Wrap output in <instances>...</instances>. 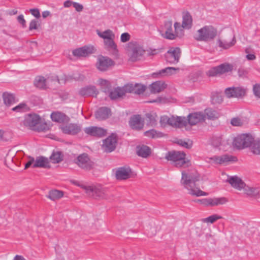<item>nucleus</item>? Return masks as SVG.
Returning <instances> with one entry per match:
<instances>
[{
    "mask_svg": "<svg viewBox=\"0 0 260 260\" xmlns=\"http://www.w3.org/2000/svg\"><path fill=\"white\" fill-rule=\"evenodd\" d=\"M203 113L205 115V119L207 118L209 119L214 120L217 118L219 116V113L216 111L210 108L205 109Z\"/></svg>",
    "mask_w": 260,
    "mask_h": 260,
    "instance_id": "nucleus-36",
    "label": "nucleus"
},
{
    "mask_svg": "<svg viewBox=\"0 0 260 260\" xmlns=\"http://www.w3.org/2000/svg\"><path fill=\"white\" fill-rule=\"evenodd\" d=\"M131 170L129 168L120 167L116 171L115 175L118 180H125L131 176Z\"/></svg>",
    "mask_w": 260,
    "mask_h": 260,
    "instance_id": "nucleus-24",
    "label": "nucleus"
},
{
    "mask_svg": "<svg viewBox=\"0 0 260 260\" xmlns=\"http://www.w3.org/2000/svg\"><path fill=\"white\" fill-rule=\"evenodd\" d=\"M84 188L87 193L95 199H107L105 190L100 187L88 186H85Z\"/></svg>",
    "mask_w": 260,
    "mask_h": 260,
    "instance_id": "nucleus-11",
    "label": "nucleus"
},
{
    "mask_svg": "<svg viewBox=\"0 0 260 260\" xmlns=\"http://www.w3.org/2000/svg\"><path fill=\"white\" fill-rule=\"evenodd\" d=\"M131 36L127 32H124L121 34L120 37V40L122 42L125 43L130 40Z\"/></svg>",
    "mask_w": 260,
    "mask_h": 260,
    "instance_id": "nucleus-56",
    "label": "nucleus"
},
{
    "mask_svg": "<svg viewBox=\"0 0 260 260\" xmlns=\"http://www.w3.org/2000/svg\"><path fill=\"white\" fill-rule=\"evenodd\" d=\"M182 23L183 27L185 29H189L192 27V18L188 12L185 11L182 13Z\"/></svg>",
    "mask_w": 260,
    "mask_h": 260,
    "instance_id": "nucleus-28",
    "label": "nucleus"
},
{
    "mask_svg": "<svg viewBox=\"0 0 260 260\" xmlns=\"http://www.w3.org/2000/svg\"><path fill=\"white\" fill-rule=\"evenodd\" d=\"M41 117L35 113H30L25 115L22 122V125L32 130L37 132H46L49 127L46 123H41Z\"/></svg>",
    "mask_w": 260,
    "mask_h": 260,
    "instance_id": "nucleus-2",
    "label": "nucleus"
},
{
    "mask_svg": "<svg viewBox=\"0 0 260 260\" xmlns=\"http://www.w3.org/2000/svg\"><path fill=\"white\" fill-rule=\"evenodd\" d=\"M146 89V87L141 84H135L134 93L140 94L143 93Z\"/></svg>",
    "mask_w": 260,
    "mask_h": 260,
    "instance_id": "nucleus-53",
    "label": "nucleus"
},
{
    "mask_svg": "<svg viewBox=\"0 0 260 260\" xmlns=\"http://www.w3.org/2000/svg\"><path fill=\"white\" fill-rule=\"evenodd\" d=\"M212 162L217 165H227L230 162H236L237 157L229 154L220 156L215 155L210 158Z\"/></svg>",
    "mask_w": 260,
    "mask_h": 260,
    "instance_id": "nucleus-14",
    "label": "nucleus"
},
{
    "mask_svg": "<svg viewBox=\"0 0 260 260\" xmlns=\"http://www.w3.org/2000/svg\"><path fill=\"white\" fill-rule=\"evenodd\" d=\"M196 202L205 206L213 207L223 205L228 202V200L224 197H221L198 199Z\"/></svg>",
    "mask_w": 260,
    "mask_h": 260,
    "instance_id": "nucleus-8",
    "label": "nucleus"
},
{
    "mask_svg": "<svg viewBox=\"0 0 260 260\" xmlns=\"http://www.w3.org/2000/svg\"><path fill=\"white\" fill-rule=\"evenodd\" d=\"M254 138L251 135L243 134L237 136L233 141V146L238 149H242L250 146Z\"/></svg>",
    "mask_w": 260,
    "mask_h": 260,
    "instance_id": "nucleus-6",
    "label": "nucleus"
},
{
    "mask_svg": "<svg viewBox=\"0 0 260 260\" xmlns=\"http://www.w3.org/2000/svg\"><path fill=\"white\" fill-rule=\"evenodd\" d=\"M247 123L248 121L245 117H236L231 120V124L233 126H242Z\"/></svg>",
    "mask_w": 260,
    "mask_h": 260,
    "instance_id": "nucleus-33",
    "label": "nucleus"
},
{
    "mask_svg": "<svg viewBox=\"0 0 260 260\" xmlns=\"http://www.w3.org/2000/svg\"><path fill=\"white\" fill-rule=\"evenodd\" d=\"M224 141L221 135H214L211 138L210 144L215 148H218L223 145Z\"/></svg>",
    "mask_w": 260,
    "mask_h": 260,
    "instance_id": "nucleus-32",
    "label": "nucleus"
},
{
    "mask_svg": "<svg viewBox=\"0 0 260 260\" xmlns=\"http://www.w3.org/2000/svg\"><path fill=\"white\" fill-rule=\"evenodd\" d=\"M165 158L171 161L172 165L177 168H187L191 165L190 161L186 158V154L183 152H169L166 154Z\"/></svg>",
    "mask_w": 260,
    "mask_h": 260,
    "instance_id": "nucleus-3",
    "label": "nucleus"
},
{
    "mask_svg": "<svg viewBox=\"0 0 260 260\" xmlns=\"http://www.w3.org/2000/svg\"><path fill=\"white\" fill-rule=\"evenodd\" d=\"M167 101V99L163 97H158L155 100L148 102V103H165Z\"/></svg>",
    "mask_w": 260,
    "mask_h": 260,
    "instance_id": "nucleus-59",
    "label": "nucleus"
},
{
    "mask_svg": "<svg viewBox=\"0 0 260 260\" xmlns=\"http://www.w3.org/2000/svg\"><path fill=\"white\" fill-rule=\"evenodd\" d=\"M169 125L175 127H182L187 125V120L184 117L173 116L169 117Z\"/></svg>",
    "mask_w": 260,
    "mask_h": 260,
    "instance_id": "nucleus-20",
    "label": "nucleus"
},
{
    "mask_svg": "<svg viewBox=\"0 0 260 260\" xmlns=\"http://www.w3.org/2000/svg\"><path fill=\"white\" fill-rule=\"evenodd\" d=\"M114 62L109 57L100 56L98 57L96 67L99 70L105 71L114 66Z\"/></svg>",
    "mask_w": 260,
    "mask_h": 260,
    "instance_id": "nucleus-10",
    "label": "nucleus"
},
{
    "mask_svg": "<svg viewBox=\"0 0 260 260\" xmlns=\"http://www.w3.org/2000/svg\"><path fill=\"white\" fill-rule=\"evenodd\" d=\"M17 21L19 23H20L23 27L26 26V21L24 18V16L23 15H20L17 17Z\"/></svg>",
    "mask_w": 260,
    "mask_h": 260,
    "instance_id": "nucleus-63",
    "label": "nucleus"
},
{
    "mask_svg": "<svg viewBox=\"0 0 260 260\" xmlns=\"http://www.w3.org/2000/svg\"><path fill=\"white\" fill-rule=\"evenodd\" d=\"M207 75L209 77H218L221 76L219 66H216L211 68L207 72Z\"/></svg>",
    "mask_w": 260,
    "mask_h": 260,
    "instance_id": "nucleus-47",
    "label": "nucleus"
},
{
    "mask_svg": "<svg viewBox=\"0 0 260 260\" xmlns=\"http://www.w3.org/2000/svg\"><path fill=\"white\" fill-rule=\"evenodd\" d=\"M128 50L131 51V59L133 61L140 60L145 53L143 47L137 42L132 41L127 44Z\"/></svg>",
    "mask_w": 260,
    "mask_h": 260,
    "instance_id": "nucleus-5",
    "label": "nucleus"
},
{
    "mask_svg": "<svg viewBox=\"0 0 260 260\" xmlns=\"http://www.w3.org/2000/svg\"><path fill=\"white\" fill-rule=\"evenodd\" d=\"M94 47L92 46H84L78 48L72 51L73 55L77 58L85 57L94 52Z\"/></svg>",
    "mask_w": 260,
    "mask_h": 260,
    "instance_id": "nucleus-16",
    "label": "nucleus"
},
{
    "mask_svg": "<svg viewBox=\"0 0 260 260\" xmlns=\"http://www.w3.org/2000/svg\"><path fill=\"white\" fill-rule=\"evenodd\" d=\"M51 119L55 122L65 123H68L70 118L65 114L60 112H54L51 114Z\"/></svg>",
    "mask_w": 260,
    "mask_h": 260,
    "instance_id": "nucleus-25",
    "label": "nucleus"
},
{
    "mask_svg": "<svg viewBox=\"0 0 260 260\" xmlns=\"http://www.w3.org/2000/svg\"><path fill=\"white\" fill-rule=\"evenodd\" d=\"M162 31L164 32L162 36L166 39L174 40L176 38V34L173 32L172 22L171 21H167L165 23Z\"/></svg>",
    "mask_w": 260,
    "mask_h": 260,
    "instance_id": "nucleus-22",
    "label": "nucleus"
},
{
    "mask_svg": "<svg viewBox=\"0 0 260 260\" xmlns=\"http://www.w3.org/2000/svg\"><path fill=\"white\" fill-rule=\"evenodd\" d=\"M236 42V40L235 37L234 36L230 42H228L227 41H222L221 40H218L217 41V43L218 46L223 49H228L231 47L233 46Z\"/></svg>",
    "mask_w": 260,
    "mask_h": 260,
    "instance_id": "nucleus-34",
    "label": "nucleus"
},
{
    "mask_svg": "<svg viewBox=\"0 0 260 260\" xmlns=\"http://www.w3.org/2000/svg\"><path fill=\"white\" fill-rule=\"evenodd\" d=\"M77 164L80 168L87 170L91 169L93 165L86 153H83L77 157Z\"/></svg>",
    "mask_w": 260,
    "mask_h": 260,
    "instance_id": "nucleus-17",
    "label": "nucleus"
},
{
    "mask_svg": "<svg viewBox=\"0 0 260 260\" xmlns=\"http://www.w3.org/2000/svg\"><path fill=\"white\" fill-rule=\"evenodd\" d=\"M146 117L149 119V124L151 125L156 124V115L155 114L148 113L146 114Z\"/></svg>",
    "mask_w": 260,
    "mask_h": 260,
    "instance_id": "nucleus-54",
    "label": "nucleus"
},
{
    "mask_svg": "<svg viewBox=\"0 0 260 260\" xmlns=\"http://www.w3.org/2000/svg\"><path fill=\"white\" fill-rule=\"evenodd\" d=\"M50 159L53 163H58L62 160V155L60 152H53Z\"/></svg>",
    "mask_w": 260,
    "mask_h": 260,
    "instance_id": "nucleus-48",
    "label": "nucleus"
},
{
    "mask_svg": "<svg viewBox=\"0 0 260 260\" xmlns=\"http://www.w3.org/2000/svg\"><path fill=\"white\" fill-rule=\"evenodd\" d=\"M167 87L165 83L161 81L153 82L149 86V89L151 93H156L163 91Z\"/></svg>",
    "mask_w": 260,
    "mask_h": 260,
    "instance_id": "nucleus-26",
    "label": "nucleus"
},
{
    "mask_svg": "<svg viewBox=\"0 0 260 260\" xmlns=\"http://www.w3.org/2000/svg\"><path fill=\"white\" fill-rule=\"evenodd\" d=\"M60 128L64 134L75 135L81 131L82 125L77 123H71L61 125Z\"/></svg>",
    "mask_w": 260,
    "mask_h": 260,
    "instance_id": "nucleus-12",
    "label": "nucleus"
},
{
    "mask_svg": "<svg viewBox=\"0 0 260 260\" xmlns=\"http://www.w3.org/2000/svg\"><path fill=\"white\" fill-rule=\"evenodd\" d=\"M181 184L186 189L188 193L191 196L200 197L206 196L208 193L201 190L196 185V183L200 180V175L194 169L182 171Z\"/></svg>",
    "mask_w": 260,
    "mask_h": 260,
    "instance_id": "nucleus-1",
    "label": "nucleus"
},
{
    "mask_svg": "<svg viewBox=\"0 0 260 260\" xmlns=\"http://www.w3.org/2000/svg\"><path fill=\"white\" fill-rule=\"evenodd\" d=\"M181 51L178 47H172L166 54V60L171 63H177L179 62Z\"/></svg>",
    "mask_w": 260,
    "mask_h": 260,
    "instance_id": "nucleus-13",
    "label": "nucleus"
},
{
    "mask_svg": "<svg viewBox=\"0 0 260 260\" xmlns=\"http://www.w3.org/2000/svg\"><path fill=\"white\" fill-rule=\"evenodd\" d=\"M34 84L37 87L40 89H45L46 86V80L43 77L41 76L36 77Z\"/></svg>",
    "mask_w": 260,
    "mask_h": 260,
    "instance_id": "nucleus-44",
    "label": "nucleus"
},
{
    "mask_svg": "<svg viewBox=\"0 0 260 260\" xmlns=\"http://www.w3.org/2000/svg\"><path fill=\"white\" fill-rule=\"evenodd\" d=\"M179 68H176L174 67H168L164 69L161 70L158 73L160 75L165 74L166 75L170 76L174 74L177 71H179Z\"/></svg>",
    "mask_w": 260,
    "mask_h": 260,
    "instance_id": "nucleus-49",
    "label": "nucleus"
},
{
    "mask_svg": "<svg viewBox=\"0 0 260 260\" xmlns=\"http://www.w3.org/2000/svg\"><path fill=\"white\" fill-rule=\"evenodd\" d=\"M84 132L90 136L102 137L106 135V130L103 128L97 126H89L84 128Z\"/></svg>",
    "mask_w": 260,
    "mask_h": 260,
    "instance_id": "nucleus-19",
    "label": "nucleus"
},
{
    "mask_svg": "<svg viewBox=\"0 0 260 260\" xmlns=\"http://www.w3.org/2000/svg\"><path fill=\"white\" fill-rule=\"evenodd\" d=\"M73 6L78 12H81L83 9V6L81 4L78 3L77 2H74L73 3Z\"/></svg>",
    "mask_w": 260,
    "mask_h": 260,
    "instance_id": "nucleus-62",
    "label": "nucleus"
},
{
    "mask_svg": "<svg viewBox=\"0 0 260 260\" xmlns=\"http://www.w3.org/2000/svg\"><path fill=\"white\" fill-rule=\"evenodd\" d=\"M174 28L175 30L176 37L178 35H182L183 32V29L182 24L181 25L179 22H175L174 23Z\"/></svg>",
    "mask_w": 260,
    "mask_h": 260,
    "instance_id": "nucleus-51",
    "label": "nucleus"
},
{
    "mask_svg": "<svg viewBox=\"0 0 260 260\" xmlns=\"http://www.w3.org/2000/svg\"><path fill=\"white\" fill-rule=\"evenodd\" d=\"M3 96L5 104L7 106H11L15 103V98L13 94L5 92Z\"/></svg>",
    "mask_w": 260,
    "mask_h": 260,
    "instance_id": "nucleus-38",
    "label": "nucleus"
},
{
    "mask_svg": "<svg viewBox=\"0 0 260 260\" xmlns=\"http://www.w3.org/2000/svg\"><path fill=\"white\" fill-rule=\"evenodd\" d=\"M38 22L36 20H32L29 23V29L30 30L37 29L38 28Z\"/></svg>",
    "mask_w": 260,
    "mask_h": 260,
    "instance_id": "nucleus-58",
    "label": "nucleus"
},
{
    "mask_svg": "<svg viewBox=\"0 0 260 260\" xmlns=\"http://www.w3.org/2000/svg\"><path fill=\"white\" fill-rule=\"evenodd\" d=\"M114 38L115 37H111L104 41V43L106 48L113 51L116 50L117 46L114 41Z\"/></svg>",
    "mask_w": 260,
    "mask_h": 260,
    "instance_id": "nucleus-40",
    "label": "nucleus"
},
{
    "mask_svg": "<svg viewBox=\"0 0 260 260\" xmlns=\"http://www.w3.org/2000/svg\"><path fill=\"white\" fill-rule=\"evenodd\" d=\"M247 71L243 69H239L238 71V76L243 78L247 77Z\"/></svg>",
    "mask_w": 260,
    "mask_h": 260,
    "instance_id": "nucleus-60",
    "label": "nucleus"
},
{
    "mask_svg": "<svg viewBox=\"0 0 260 260\" xmlns=\"http://www.w3.org/2000/svg\"><path fill=\"white\" fill-rule=\"evenodd\" d=\"M137 154L141 157L146 158L151 154L150 148L146 146H138L136 148Z\"/></svg>",
    "mask_w": 260,
    "mask_h": 260,
    "instance_id": "nucleus-31",
    "label": "nucleus"
},
{
    "mask_svg": "<svg viewBox=\"0 0 260 260\" xmlns=\"http://www.w3.org/2000/svg\"><path fill=\"white\" fill-rule=\"evenodd\" d=\"M250 148L251 151L256 155L260 154V139H257L254 140L250 145Z\"/></svg>",
    "mask_w": 260,
    "mask_h": 260,
    "instance_id": "nucleus-35",
    "label": "nucleus"
},
{
    "mask_svg": "<svg viewBox=\"0 0 260 260\" xmlns=\"http://www.w3.org/2000/svg\"><path fill=\"white\" fill-rule=\"evenodd\" d=\"M79 93L82 96H94L98 94V91L94 86H88L82 88L79 91Z\"/></svg>",
    "mask_w": 260,
    "mask_h": 260,
    "instance_id": "nucleus-27",
    "label": "nucleus"
},
{
    "mask_svg": "<svg viewBox=\"0 0 260 260\" xmlns=\"http://www.w3.org/2000/svg\"><path fill=\"white\" fill-rule=\"evenodd\" d=\"M13 260H26L24 257L20 255H16L15 256Z\"/></svg>",
    "mask_w": 260,
    "mask_h": 260,
    "instance_id": "nucleus-64",
    "label": "nucleus"
},
{
    "mask_svg": "<svg viewBox=\"0 0 260 260\" xmlns=\"http://www.w3.org/2000/svg\"><path fill=\"white\" fill-rule=\"evenodd\" d=\"M227 181L233 187L239 190L243 189L245 184L242 180L237 176L230 177L228 179Z\"/></svg>",
    "mask_w": 260,
    "mask_h": 260,
    "instance_id": "nucleus-23",
    "label": "nucleus"
},
{
    "mask_svg": "<svg viewBox=\"0 0 260 260\" xmlns=\"http://www.w3.org/2000/svg\"><path fill=\"white\" fill-rule=\"evenodd\" d=\"M253 91L254 95L260 98V84L254 85L253 87Z\"/></svg>",
    "mask_w": 260,
    "mask_h": 260,
    "instance_id": "nucleus-57",
    "label": "nucleus"
},
{
    "mask_svg": "<svg viewBox=\"0 0 260 260\" xmlns=\"http://www.w3.org/2000/svg\"><path fill=\"white\" fill-rule=\"evenodd\" d=\"M98 82L105 92H109L110 91L111 84L109 81L103 79H100Z\"/></svg>",
    "mask_w": 260,
    "mask_h": 260,
    "instance_id": "nucleus-43",
    "label": "nucleus"
},
{
    "mask_svg": "<svg viewBox=\"0 0 260 260\" xmlns=\"http://www.w3.org/2000/svg\"><path fill=\"white\" fill-rule=\"evenodd\" d=\"M29 12L32 15H33L34 17H35L37 18H39L40 17V13L38 9H31L29 10Z\"/></svg>",
    "mask_w": 260,
    "mask_h": 260,
    "instance_id": "nucleus-61",
    "label": "nucleus"
},
{
    "mask_svg": "<svg viewBox=\"0 0 260 260\" xmlns=\"http://www.w3.org/2000/svg\"><path fill=\"white\" fill-rule=\"evenodd\" d=\"M243 189L244 193L248 196L256 197L257 196H260V189L257 187H253L245 184Z\"/></svg>",
    "mask_w": 260,
    "mask_h": 260,
    "instance_id": "nucleus-30",
    "label": "nucleus"
},
{
    "mask_svg": "<svg viewBox=\"0 0 260 260\" xmlns=\"http://www.w3.org/2000/svg\"><path fill=\"white\" fill-rule=\"evenodd\" d=\"M246 89L242 86L230 87L226 88L224 90V93L228 98H242L246 94Z\"/></svg>",
    "mask_w": 260,
    "mask_h": 260,
    "instance_id": "nucleus-9",
    "label": "nucleus"
},
{
    "mask_svg": "<svg viewBox=\"0 0 260 260\" xmlns=\"http://www.w3.org/2000/svg\"><path fill=\"white\" fill-rule=\"evenodd\" d=\"M221 75L231 72L233 70V66L229 63H222L218 66Z\"/></svg>",
    "mask_w": 260,
    "mask_h": 260,
    "instance_id": "nucleus-46",
    "label": "nucleus"
},
{
    "mask_svg": "<svg viewBox=\"0 0 260 260\" xmlns=\"http://www.w3.org/2000/svg\"><path fill=\"white\" fill-rule=\"evenodd\" d=\"M110 109L106 107L99 108L95 113V117L99 120H104L107 118L110 115Z\"/></svg>",
    "mask_w": 260,
    "mask_h": 260,
    "instance_id": "nucleus-29",
    "label": "nucleus"
},
{
    "mask_svg": "<svg viewBox=\"0 0 260 260\" xmlns=\"http://www.w3.org/2000/svg\"><path fill=\"white\" fill-rule=\"evenodd\" d=\"M116 143V135L112 134L103 141L102 147L105 151L107 152H111L115 149Z\"/></svg>",
    "mask_w": 260,
    "mask_h": 260,
    "instance_id": "nucleus-15",
    "label": "nucleus"
},
{
    "mask_svg": "<svg viewBox=\"0 0 260 260\" xmlns=\"http://www.w3.org/2000/svg\"><path fill=\"white\" fill-rule=\"evenodd\" d=\"M169 117L164 115L160 117V124L162 127H165L167 125H169Z\"/></svg>",
    "mask_w": 260,
    "mask_h": 260,
    "instance_id": "nucleus-55",
    "label": "nucleus"
},
{
    "mask_svg": "<svg viewBox=\"0 0 260 260\" xmlns=\"http://www.w3.org/2000/svg\"><path fill=\"white\" fill-rule=\"evenodd\" d=\"M222 218V217L218 214H213L208 217L201 219L202 222L206 223H213L217 220Z\"/></svg>",
    "mask_w": 260,
    "mask_h": 260,
    "instance_id": "nucleus-42",
    "label": "nucleus"
},
{
    "mask_svg": "<svg viewBox=\"0 0 260 260\" xmlns=\"http://www.w3.org/2000/svg\"><path fill=\"white\" fill-rule=\"evenodd\" d=\"M12 110L16 112H23L28 110V107L25 103H22L14 107Z\"/></svg>",
    "mask_w": 260,
    "mask_h": 260,
    "instance_id": "nucleus-52",
    "label": "nucleus"
},
{
    "mask_svg": "<svg viewBox=\"0 0 260 260\" xmlns=\"http://www.w3.org/2000/svg\"><path fill=\"white\" fill-rule=\"evenodd\" d=\"M109 96L112 100L122 97L123 96V92L121 87L116 88L114 90L109 91Z\"/></svg>",
    "mask_w": 260,
    "mask_h": 260,
    "instance_id": "nucleus-45",
    "label": "nucleus"
},
{
    "mask_svg": "<svg viewBox=\"0 0 260 260\" xmlns=\"http://www.w3.org/2000/svg\"><path fill=\"white\" fill-rule=\"evenodd\" d=\"M129 124L132 129L141 130L144 126V121L140 115H134L129 120Z\"/></svg>",
    "mask_w": 260,
    "mask_h": 260,
    "instance_id": "nucleus-21",
    "label": "nucleus"
},
{
    "mask_svg": "<svg viewBox=\"0 0 260 260\" xmlns=\"http://www.w3.org/2000/svg\"><path fill=\"white\" fill-rule=\"evenodd\" d=\"M96 32L99 37L103 39L104 41L107 39H110L111 37H115L114 34L110 29H107L102 32L99 29H97Z\"/></svg>",
    "mask_w": 260,
    "mask_h": 260,
    "instance_id": "nucleus-37",
    "label": "nucleus"
},
{
    "mask_svg": "<svg viewBox=\"0 0 260 260\" xmlns=\"http://www.w3.org/2000/svg\"><path fill=\"white\" fill-rule=\"evenodd\" d=\"M187 120V124L194 125L198 123L204 121L205 120V115L203 112H194L190 113L188 116Z\"/></svg>",
    "mask_w": 260,
    "mask_h": 260,
    "instance_id": "nucleus-18",
    "label": "nucleus"
},
{
    "mask_svg": "<svg viewBox=\"0 0 260 260\" xmlns=\"http://www.w3.org/2000/svg\"><path fill=\"white\" fill-rule=\"evenodd\" d=\"M63 195L62 191L58 190H52L49 192L47 197L52 201H55L61 198Z\"/></svg>",
    "mask_w": 260,
    "mask_h": 260,
    "instance_id": "nucleus-39",
    "label": "nucleus"
},
{
    "mask_svg": "<svg viewBox=\"0 0 260 260\" xmlns=\"http://www.w3.org/2000/svg\"><path fill=\"white\" fill-rule=\"evenodd\" d=\"M135 85L132 84H128L125 85L122 87H121V89L122 90L123 95L126 93H131L134 92Z\"/></svg>",
    "mask_w": 260,
    "mask_h": 260,
    "instance_id": "nucleus-50",
    "label": "nucleus"
},
{
    "mask_svg": "<svg viewBox=\"0 0 260 260\" xmlns=\"http://www.w3.org/2000/svg\"><path fill=\"white\" fill-rule=\"evenodd\" d=\"M217 30L212 25H206L197 30L194 38L198 41L208 42L217 36Z\"/></svg>",
    "mask_w": 260,
    "mask_h": 260,
    "instance_id": "nucleus-4",
    "label": "nucleus"
},
{
    "mask_svg": "<svg viewBox=\"0 0 260 260\" xmlns=\"http://www.w3.org/2000/svg\"><path fill=\"white\" fill-rule=\"evenodd\" d=\"M31 166L32 168H49V161L47 158L42 156L37 157L36 159L29 157L28 160L25 164V169H27Z\"/></svg>",
    "mask_w": 260,
    "mask_h": 260,
    "instance_id": "nucleus-7",
    "label": "nucleus"
},
{
    "mask_svg": "<svg viewBox=\"0 0 260 260\" xmlns=\"http://www.w3.org/2000/svg\"><path fill=\"white\" fill-rule=\"evenodd\" d=\"M145 136L151 138H160L163 136V134L161 132H157L155 129H150L145 132L144 133Z\"/></svg>",
    "mask_w": 260,
    "mask_h": 260,
    "instance_id": "nucleus-41",
    "label": "nucleus"
}]
</instances>
